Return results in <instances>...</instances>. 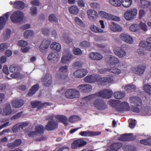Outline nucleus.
<instances>
[{"label": "nucleus", "mask_w": 151, "mask_h": 151, "mask_svg": "<svg viewBox=\"0 0 151 151\" xmlns=\"http://www.w3.org/2000/svg\"><path fill=\"white\" fill-rule=\"evenodd\" d=\"M24 14L23 12L20 11H14L12 14L10 19L14 23H18L22 22L23 19Z\"/></svg>", "instance_id": "f257e3e1"}, {"label": "nucleus", "mask_w": 151, "mask_h": 151, "mask_svg": "<svg viewBox=\"0 0 151 151\" xmlns=\"http://www.w3.org/2000/svg\"><path fill=\"white\" fill-rule=\"evenodd\" d=\"M65 96L66 98L70 99L78 98L80 96V92L76 89L70 88L65 91Z\"/></svg>", "instance_id": "f03ea898"}, {"label": "nucleus", "mask_w": 151, "mask_h": 151, "mask_svg": "<svg viewBox=\"0 0 151 151\" xmlns=\"http://www.w3.org/2000/svg\"><path fill=\"white\" fill-rule=\"evenodd\" d=\"M112 93L113 92L111 91L104 89L95 93V96L103 98L109 99L111 97Z\"/></svg>", "instance_id": "7ed1b4c3"}, {"label": "nucleus", "mask_w": 151, "mask_h": 151, "mask_svg": "<svg viewBox=\"0 0 151 151\" xmlns=\"http://www.w3.org/2000/svg\"><path fill=\"white\" fill-rule=\"evenodd\" d=\"M95 75V82H99L101 85L105 86L108 83H111L114 81L113 79L111 78L105 77L101 78Z\"/></svg>", "instance_id": "20e7f679"}, {"label": "nucleus", "mask_w": 151, "mask_h": 151, "mask_svg": "<svg viewBox=\"0 0 151 151\" xmlns=\"http://www.w3.org/2000/svg\"><path fill=\"white\" fill-rule=\"evenodd\" d=\"M137 13V10L135 8L126 11L124 14V16L127 20H130L134 18Z\"/></svg>", "instance_id": "39448f33"}, {"label": "nucleus", "mask_w": 151, "mask_h": 151, "mask_svg": "<svg viewBox=\"0 0 151 151\" xmlns=\"http://www.w3.org/2000/svg\"><path fill=\"white\" fill-rule=\"evenodd\" d=\"M50 43V40H43L39 47L40 51L42 52H46L49 47Z\"/></svg>", "instance_id": "423d86ee"}, {"label": "nucleus", "mask_w": 151, "mask_h": 151, "mask_svg": "<svg viewBox=\"0 0 151 151\" xmlns=\"http://www.w3.org/2000/svg\"><path fill=\"white\" fill-rule=\"evenodd\" d=\"M86 141L82 139H78L74 141L71 144V148L74 149L78 147H83L87 144Z\"/></svg>", "instance_id": "0eeeda50"}, {"label": "nucleus", "mask_w": 151, "mask_h": 151, "mask_svg": "<svg viewBox=\"0 0 151 151\" xmlns=\"http://www.w3.org/2000/svg\"><path fill=\"white\" fill-rule=\"evenodd\" d=\"M58 123L55 121H49L45 126V128L47 131H52L57 128Z\"/></svg>", "instance_id": "6e6552de"}, {"label": "nucleus", "mask_w": 151, "mask_h": 151, "mask_svg": "<svg viewBox=\"0 0 151 151\" xmlns=\"http://www.w3.org/2000/svg\"><path fill=\"white\" fill-rule=\"evenodd\" d=\"M42 82L44 85L48 86L52 84V77L51 75L49 73L46 74L42 78Z\"/></svg>", "instance_id": "1a4fd4ad"}, {"label": "nucleus", "mask_w": 151, "mask_h": 151, "mask_svg": "<svg viewBox=\"0 0 151 151\" xmlns=\"http://www.w3.org/2000/svg\"><path fill=\"white\" fill-rule=\"evenodd\" d=\"M47 59L51 62L55 63L59 61L60 56L58 52H52L48 54Z\"/></svg>", "instance_id": "9d476101"}, {"label": "nucleus", "mask_w": 151, "mask_h": 151, "mask_svg": "<svg viewBox=\"0 0 151 151\" xmlns=\"http://www.w3.org/2000/svg\"><path fill=\"white\" fill-rule=\"evenodd\" d=\"M95 107L99 110H103L107 108V105L102 100L98 99L95 100Z\"/></svg>", "instance_id": "9b49d317"}, {"label": "nucleus", "mask_w": 151, "mask_h": 151, "mask_svg": "<svg viewBox=\"0 0 151 151\" xmlns=\"http://www.w3.org/2000/svg\"><path fill=\"white\" fill-rule=\"evenodd\" d=\"M78 89L83 93H86L91 91L92 90L91 86L88 84H83L80 85L78 87Z\"/></svg>", "instance_id": "f8f14e48"}, {"label": "nucleus", "mask_w": 151, "mask_h": 151, "mask_svg": "<svg viewBox=\"0 0 151 151\" xmlns=\"http://www.w3.org/2000/svg\"><path fill=\"white\" fill-rule=\"evenodd\" d=\"M100 72L102 73H104L106 72H109L117 75H119L121 73V71L120 69L115 67L101 69L100 70Z\"/></svg>", "instance_id": "ddd939ff"}, {"label": "nucleus", "mask_w": 151, "mask_h": 151, "mask_svg": "<svg viewBox=\"0 0 151 151\" xmlns=\"http://www.w3.org/2000/svg\"><path fill=\"white\" fill-rule=\"evenodd\" d=\"M9 19V13L7 12L3 16H0V30L4 27Z\"/></svg>", "instance_id": "4468645a"}, {"label": "nucleus", "mask_w": 151, "mask_h": 151, "mask_svg": "<svg viewBox=\"0 0 151 151\" xmlns=\"http://www.w3.org/2000/svg\"><path fill=\"white\" fill-rule=\"evenodd\" d=\"M88 71L85 69H80L77 70L73 73L74 76L76 78H81L85 76L87 73Z\"/></svg>", "instance_id": "2eb2a0df"}, {"label": "nucleus", "mask_w": 151, "mask_h": 151, "mask_svg": "<svg viewBox=\"0 0 151 151\" xmlns=\"http://www.w3.org/2000/svg\"><path fill=\"white\" fill-rule=\"evenodd\" d=\"M31 104L33 108H35L37 107V109L42 108L45 105H50L49 103L48 102H45L42 103L41 101H32L31 102Z\"/></svg>", "instance_id": "dca6fc26"}, {"label": "nucleus", "mask_w": 151, "mask_h": 151, "mask_svg": "<svg viewBox=\"0 0 151 151\" xmlns=\"http://www.w3.org/2000/svg\"><path fill=\"white\" fill-rule=\"evenodd\" d=\"M130 100L132 103L137 107H141L142 105V100L138 97L132 96L130 97Z\"/></svg>", "instance_id": "f3484780"}, {"label": "nucleus", "mask_w": 151, "mask_h": 151, "mask_svg": "<svg viewBox=\"0 0 151 151\" xmlns=\"http://www.w3.org/2000/svg\"><path fill=\"white\" fill-rule=\"evenodd\" d=\"M132 133L129 134H126L121 135L118 140L123 141H127L132 140L134 139V138L131 136L132 135Z\"/></svg>", "instance_id": "a211bd4d"}, {"label": "nucleus", "mask_w": 151, "mask_h": 151, "mask_svg": "<svg viewBox=\"0 0 151 151\" xmlns=\"http://www.w3.org/2000/svg\"><path fill=\"white\" fill-rule=\"evenodd\" d=\"M145 67L143 65H139L137 67L134 68L133 70L134 73L139 76L142 75L144 73Z\"/></svg>", "instance_id": "6ab92c4d"}, {"label": "nucleus", "mask_w": 151, "mask_h": 151, "mask_svg": "<svg viewBox=\"0 0 151 151\" xmlns=\"http://www.w3.org/2000/svg\"><path fill=\"white\" fill-rule=\"evenodd\" d=\"M24 104V101L22 99H16L13 100L12 102V106L16 108L21 107Z\"/></svg>", "instance_id": "aec40b11"}, {"label": "nucleus", "mask_w": 151, "mask_h": 151, "mask_svg": "<svg viewBox=\"0 0 151 151\" xmlns=\"http://www.w3.org/2000/svg\"><path fill=\"white\" fill-rule=\"evenodd\" d=\"M111 30L114 32H119L122 30V28L119 25L112 22L109 25Z\"/></svg>", "instance_id": "412c9836"}, {"label": "nucleus", "mask_w": 151, "mask_h": 151, "mask_svg": "<svg viewBox=\"0 0 151 151\" xmlns=\"http://www.w3.org/2000/svg\"><path fill=\"white\" fill-rule=\"evenodd\" d=\"M25 6V3L22 1H17L14 3L13 7L16 9L22 10L24 9Z\"/></svg>", "instance_id": "4be33fe9"}, {"label": "nucleus", "mask_w": 151, "mask_h": 151, "mask_svg": "<svg viewBox=\"0 0 151 151\" xmlns=\"http://www.w3.org/2000/svg\"><path fill=\"white\" fill-rule=\"evenodd\" d=\"M55 118L57 119L59 122L63 123L66 126L68 124L67 122L68 118L65 115H58L55 116Z\"/></svg>", "instance_id": "5701e85b"}, {"label": "nucleus", "mask_w": 151, "mask_h": 151, "mask_svg": "<svg viewBox=\"0 0 151 151\" xmlns=\"http://www.w3.org/2000/svg\"><path fill=\"white\" fill-rule=\"evenodd\" d=\"M39 86L38 84H36L33 86L27 93L28 96H31L37 91L39 88Z\"/></svg>", "instance_id": "b1692460"}, {"label": "nucleus", "mask_w": 151, "mask_h": 151, "mask_svg": "<svg viewBox=\"0 0 151 151\" xmlns=\"http://www.w3.org/2000/svg\"><path fill=\"white\" fill-rule=\"evenodd\" d=\"M12 112L10 104L9 103L6 104L5 107L3 109V114L5 115H9Z\"/></svg>", "instance_id": "393cba45"}, {"label": "nucleus", "mask_w": 151, "mask_h": 151, "mask_svg": "<svg viewBox=\"0 0 151 151\" xmlns=\"http://www.w3.org/2000/svg\"><path fill=\"white\" fill-rule=\"evenodd\" d=\"M139 45L140 47L151 51V43L150 42L147 41H142L140 42Z\"/></svg>", "instance_id": "a878e982"}, {"label": "nucleus", "mask_w": 151, "mask_h": 151, "mask_svg": "<svg viewBox=\"0 0 151 151\" xmlns=\"http://www.w3.org/2000/svg\"><path fill=\"white\" fill-rule=\"evenodd\" d=\"M99 15L103 18L108 20L113 19V15L107 13L104 11H100L98 12Z\"/></svg>", "instance_id": "bb28decb"}, {"label": "nucleus", "mask_w": 151, "mask_h": 151, "mask_svg": "<svg viewBox=\"0 0 151 151\" xmlns=\"http://www.w3.org/2000/svg\"><path fill=\"white\" fill-rule=\"evenodd\" d=\"M107 59L108 60V63H110L111 65L116 64L119 62L118 59L114 56H108Z\"/></svg>", "instance_id": "cd10ccee"}, {"label": "nucleus", "mask_w": 151, "mask_h": 151, "mask_svg": "<svg viewBox=\"0 0 151 151\" xmlns=\"http://www.w3.org/2000/svg\"><path fill=\"white\" fill-rule=\"evenodd\" d=\"M50 47L52 50H54L59 52L60 51L61 47L59 43L54 42L50 44Z\"/></svg>", "instance_id": "c85d7f7f"}, {"label": "nucleus", "mask_w": 151, "mask_h": 151, "mask_svg": "<svg viewBox=\"0 0 151 151\" xmlns=\"http://www.w3.org/2000/svg\"><path fill=\"white\" fill-rule=\"evenodd\" d=\"M122 143H114L111 145L110 149L112 150L117 151L120 149L122 147Z\"/></svg>", "instance_id": "c756f323"}, {"label": "nucleus", "mask_w": 151, "mask_h": 151, "mask_svg": "<svg viewBox=\"0 0 151 151\" xmlns=\"http://www.w3.org/2000/svg\"><path fill=\"white\" fill-rule=\"evenodd\" d=\"M114 51L116 55L120 58H122L126 55V52L123 50H118L115 49L114 50Z\"/></svg>", "instance_id": "7c9ffc66"}, {"label": "nucleus", "mask_w": 151, "mask_h": 151, "mask_svg": "<svg viewBox=\"0 0 151 151\" xmlns=\"http://www.w3.org/2000/svg\"><path fill=\"white\" fill-rule=\"evenodd\" d=\"M44 127L42 125H38L35 126V131L38 134H42L44 132Z\"/></svg>", "instance_id": "2f4dec72"}, {"label": "nucleus", "mask_w": 151, "mask_h": 151, "mask_svg": "<svg viewBox=\"0 0 151 151\" xmlns=\"http://www.w3.org/2000/svg\"><path fill=\"white\" fill-rule=\"evenodd\" d=\"M125 93L121 91H118L115 92L114 93V97L117 99H121L125 96Z\"/></svg>", "instance_id": "473e14b6"}, {"label": "nucleus", "mask_w": 151, "mask_h": 151, "mask_svg": "<svg viewBox=\"0 0 151 151\" xmlns=\"http://www.w3.org/2000/svg\"><path fill=\"white\" fill-rule=\"evenodd\" d=\"M129 29L132 32L137 31L140 29V25L139 24H133L130 26Z\"/></svg>", "instance_id": "72a5a7b5"}, {"label": "nucleus", "mask_w": 151, "mask_h": 151, "mask_svg": "<svg viewBox=\"0 0 151 151\" xmlns=\"http://www.w3.org/2000/svg\"><path fill=\"white\" fill-rule=\"evenodd\" d=\"M69 10L71 14L75 15L77 14L79 12V9L75 6H70L69 9Z\"/></svg>", "instance_id": "f704fd0d"}, {"label": "nucleus", "mask_w": 151, "mask_h": 151, "mask_svg": "<svg viewBox=\"0 0 151 151\" xmlns=\"http://www.w3.org/2000/svg\"><path fill=\"white\" fill-rule=\"evenodd\" d=\"M71 57L70 55H63L61 58V62L62 63L67 64L70 62Z\"/></svg>", "instance_id": "c9c22d12"}, {"label": "nucleus", "mask_w": 151, "mask_h": 151, "mask_svg": "<svg viewBox=\"0 0 151 151\" xmlns=\"http://www.w3.org/2000/svg\"><path fill=\"white\" fill-rule=\"evenodd\" d=\"M80 134L82 136H91L94 135V132H92L89 131H82L80 133Z\"/></svg>", "instance_id": "e433bc0d"}, {"label": "nucleus", "mask_w": 151, "mask_h": 151, "mask_svg": "<svg viewBox=\"0 0 151 151\" xmlns=\"http://www.w3.org/2000/svg\"><path fill=\"white\" fill-rule=\"evenodd\" d=\"M121 4L123 6L127 8L129 7L132 3V0H121Z\"/></svg>", "instance_id": "4c0bfd02"}, {"label": "nucleus", "mask_w": 151, "mask_h": 151, "mask_svg": "<svg viewBox=\"0 0 151 151\" xmlns=\"http://www.w3.org/2000/svg\"><path fill=\"white\" fill-rule=\"evenodd\" d=\"M94 11L93 10L89 9L87 11V14L88 17L90 20H93L94 18Z\"/></svg>", "instance_id": "58836bf2"}, {"label": "nucleus", "mask_w": 151, "mask_h": 151, "mask_svg": "<svg viewBox=\"0 0 151 151\" xmlns=\"http://www.w3.org/2000/svg\"><path fill=\"white\" fill-rule=\"evenodd\" d=\"M110 3L112 5L116 6H120L121 5L120 0H109Z\"/></svg>", "instance_id": "ea45409f"}, {"label": "nucleus", "mask_w": 151, "mask_h": 151, "mask_svg": "<svg viewBox=\"0 0 151 151\" xmlns=\"http://www.w3.org/2000/svg\"><path fill=\"white\" fill-rule=\"evenodd\" d=\"M122 149L124 151H134L135 148L131 145H125L122 147Z\"/></svg>", "instance_id": "a19ab883"}, {"label": "nucleus", "mask_w": 151, "mask_h": 151, "mask_svg": "<svg viewBox=\"0 0 151 151\" xmlns=\"http://www.w3.org/2000/svg\"><path fill=\"white\" fill-rule=\"evenodd\" d=\"M75 22L78 25L83 27H84L85 24L79 17H76L74 19Z\"/></svg>", "instance_id": "79ce46f5"}, {"label": "nucleus", "mask_w": 151, "mask_h": 151, "mask_svg": "<svg viewBox=\"0 0 151 151\" xmlns=\"http://www.w3.org/2000/svg\"><path fill=\"white\" fill-rule=\"evenodd\" d=\"M84 81L86 83H91L94 82V78L91 75L88 76L85 78Z\"/></svg>", "instance_id": "37998d69"}, {"label": "nucleus", "mask_w": 151, "mask_h": 151, "mask_svg": "<svg viewBox=\"0 0 151 151\" xmlns=\"http://www.w3.org/2000/svg\"><path fill=\"white\" fill-rule=\"evenodd\" d=\"M120 101L114 100H111L109 101V103L112 107H116L119 104Z\"/></svg>", "instance_id": "c03bdc74"}, {"label": "nucleus", "mask_w": 151, "mask_h": 151, "mask_svg": "<svg viewBox=\"0 0 151 151\" xmlns=\"http://www.w3.org/2000/svg\"><path fill=\"white\" fill-rule=\"evenodd\" d=\"M33 31L31 30H27L24 33V38H29L32 37L34 35Z\"/></svg>", "instance_id": "a18cd8bd"}, {"label": "nucleus", "mask_w": 151, "mask_h": 151, "mask_svg": "<svg viewBox=\"0 0 151 151\" xmlns=\"http://www.w3.org/2000/svg\"><path fill=\"white\" fill-rule=\"evenodd\" d=\"M122 107L123 111H128L129 109V106L128 103L126 102H123L120 104Z\"/></svg>", "instance_id": "49530a36"}, {"label": "nucleus", "mask_w": 151, "mask_h": 151, "mask_svg": "<svg viewBox=\"0 0 151 151\" xmlns=\"http://www.w3.org/2000/svg\"><path fill=\"white\" fill-rule=\"evenodd\" d=\"M49 20L50 22H57L58 19L56 17L55 14H51L49 17Z\"/></svg>", "instance_id": "de8ad7c7"}, {"label": "nucleus", "mask_w": 151, "mask_h": 151, "mask_svg": "<svg viewBox=\"0 0 151 151\" xmlns=\"http://www.w3.org/2000/svg\"><path fill=\"white\" fill-rule=\"evenodd\" d=\"M94 99V94L86 96L82 98V100L83 101L85 100L87 101H90L93 100Z\"/></svg>", "instance_id": "09e8293b"}, {"label": "nucleus", "mask_w": 151, "mask_h": 151, "mask_svg": "<svg viewBox=\"0 0 151 151\" xmlns=\"http://www.w3.org/2000/svg\"><path fill=\"white\" fill-rule=\"evenodd\" d=\"M144 91L147 93L151 94V85H145L143 86Z\"/></svg>", "instance_id": "8fccbe9b"}, {"label": "nucleus", "mask_w": 151, "mask_h": 151, "mask_svg": "<svg viewBox=\"0 0 151 151\" xmlns=\"http://www.w3.org/2000/svg\"><path fill=\"white\" fill-rule=\"evenodd\" d=\"M136 87L135 86L133 85H128L126 86L125 87V89L127 92H129L132 90H135Z\"/></svg>", "instance_id": "3c124183"}, {"label": "nucleus", "mask_w": 151, "mask_h": 151, "mask_svg": "<svg viewBox=\"0 0 151 151\" xmlns=\"http://www.w3.org/2000/svg\"><path fill=\"white\" fill-rule=\"evenodd\" d=\"M67 74L65 73L64 74L63 73H62V74H58L56 76V77L59 80H64L67 78Z\"/></svg>", "instance_id": "603ef678"}, {"label": "nucleus", "mask_w": 151, "mask_h": 151, "mask_svg": "<svg viewBox=\"0 0 151 151\" xmlns=\"http://www.w3.org/2000/svg\"><path fill=\"white\" fill-rule=\"evenodd\" d=\"M9 70L10 72L14 73L17 72L18 70L17 66L12 65L10 66Z\"/></svg>", "instance_id": "864d4df0"}, {"label": "nucleus", "mask_w": 151, "mask_h": 151, "mask_svg": "<svg viewBox=\"0 0 151 151\" xmlns=\"http://www.w3.org/2000/svg\"><path fill=\"white\" fill-rule=\"evenodd\" d=\"M80 46L83 48H86L90 46L89 43L86 41L81 42L80 44Z\"/></svg>", "instance_id": "5fc2aeb1"}, {"label": "nucleus", "mask_w": 151, "mask_h": 151, "mask_svg": "<svg viewBox=\"0 0 151 151\" xmlns=\"http://www.w3.org/2000/svg\"><path fill=\"white\" fill-rule=\"evenodd\" d=\"M21 128L19 124H17L15 125L12 128V131L14 133L18 132L20 130Z\"/></svg>", "instance_id": "6e6d98bb"}, {"label": "nucleus", "mask_w": 151, "mask_h": 151, "mask_svg": "<svg viewBox=\"0 0 151 151\" xmlns=\"http://www.w3.org/2000/svg\"><path fill=\"white\" fill-rule=\"evenodd\" d=\"M8 47L7 43H4L0 44V52H2Z\"/></svg>", "instance_id": "4d7b16f0"}, {"label": "nucleus", "mask_w": 151, "mask_h": 151, "mask_svg": "<svg viewBox=\"0 0 151 151\" xmlns=\"http://www.w3.org/2000/svg\"><path fill=\"white\" fill-rule=\"evenodd\" d=\"M73 51V53L76 55H78L82 54L81 50L78 48L74 47Z\"/></svg>", "instance_id": "13d9d810"}, {"label": "nucleus", "mask_w": 151, "mask_h": 151, "mask_svg": "<svg viewBox=\"0 0 151 151\" xmlns=\"http://www.w3.org/2000/svg\"><path fill=\"white\" fill-rule=\"evenodd\" d=\"M11 76L12 78H20L22 77V75L19 73H14L11 74Z\"/></svg>", "instance_id": "bf43d9fd"}, {"label": "nucleus", "mask_w": 151, "mask_h": 151, "mask_svg": "<svg viewBox=\"0 0 151 151\" xmlns=\"http://www.w3.org/2000/svg\"><path fill=\"white\" fill-rule=\"evenodd\" d=\"M17 45L19 46L24 47L27 45V43L26 41L21 40L18 42Z\"/></svg>", "instance_id": "052dcab7"}, {"label": "nucleus", "mask_w": 151, "mask_h": 151, "mask_svg": "<svg viewBox=\"0 0 151 151\" xmlns=\"http://www.w3.org/2000/svg\"><path fill=\"white\" fill-rule=\"evenodd\" d=\"M37 13V8L35 6H32L30 8V14L32 16L35 15Z\"/></svg>", "instance_id": "680f3d73"}, {"label": "nucleus", "mask_w": 151, "mask_h": 151, "mask_svg": "<svg viewBox=\"0 0 151 151\" xmlns=\"http://www.w3.org/2000/svg\"><path fill=\"white\" fill-rule=\"evenodd\" d=\"M11 33V31L9 29H6L4 33V36L5 38H8L10 37V35Z\"/></svg>", "instance_id": "e2e57ef3"}, {"label": "nucleus", "mask_w": 151, "mask_h": 151, "mask_svg": "<svg viewBox=\"0 0 151 151\" xmlns=\"http://www.w3.org/2000/svg\"><path fill=\"white\" fill-rule=\"evenodd\" d=\"M78 116L76 115L72 116L69 119V121L71 123H73L76 121Z\"/></svg>", "instance_id": "0e129e2a"}, {"label": "nucleus", "mask_w": 151, "mask_h": 151, "mask_svg": "<svg viewBox=\"0 0 151 151\" xmlns=\"http://www.w3.org/2000/svg\"><path fill=\"white\" fill-rule=\"evenodd\" d=\"M59 70L60 71L65 73L68 70V66L67 65L62 66L59 68Z\"/></svg>", "instance_id": "69168bd1"}, {"label": "nucleus", "mask_w": 151, "mask_h": 151, "mask_svg": "<svg viewBox=\"0 0 151 151\" xmlns=\"http://www.w3.org/2000/svg\"><path fill=\"white\" fill-rule=\"evenodd\" d=\"M102 55L99 53L95 52V60H99L102 59Z\"/></svg>", "instance_id": "338daca9"}, {"label": "nucleus", "mask_w": 151, "mask_h": 151, "mask_svg": "<svg viewBox=\"0 0 151 151\" xmlns=\"http://www.w3.org/2000/svg\"><path fill=\"white\" fill-rule=\"evenodd\" d=\"M50 32V30L46 28H44L42 29V33L45 35H48L49 34Z\"/></svg>", "instance_id": "774afa93"}]
</instances>
